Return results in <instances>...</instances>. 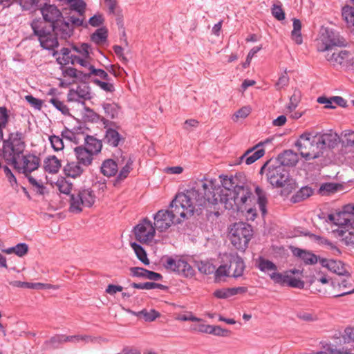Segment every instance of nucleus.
Masks as SVG:
<instances>
[{"label":"nucleus","instance_id":"obj_29","mask_svg":"<svg viewBox=\"0 0 354 354\" xmlns=\"http://www.w3.org/2000/svg\"><path fill=\"white\" fill-rule=\"evenodd\" d=\"M342 15L348 28L354 32V2L343 7Z\"/></svg>","mask_w":354,"mask_h":354},{"label":"nucleus","instance_id":"obj_27","mask_svg":"<svg viewBox=\"0 0 354 354\" xmlns=\"http://www.w3.org/2000/svg\"><path fill=\"white\" fill-rule=\"evenodd\" d=\"M85 147L84 149H87L93 155L99 153L102 147V141L95 138L92 136H86L84 138Z\"/></svg>","mask_w":354,"mask_h":354},{"label":"nucleus","instance_id":"obj_42","mask_svg":"<svg viewBox=\"0 0 354 354\" xmlns=\"http://www.w3.org/2000/svg\"><path fill=\"white\" fill-rule=\"evenodd\" d=\"M270 278L277 284H279L281 286H284L287 284L289 274L285 272L284 274L278 272L277 271L270 272L268 274Z\"/></svg>","mask_w":354,"mask_h":354},{"label":"nucleus","instance_id":"obj_22","mask_svg":"<svg viewBox=\"0 0 354 354\" xmlns=\"http://www.w3.org/2000/svg\"><path fill=\"white\" fill-rule=\"evenodd\" d=\"M292 252L294 256L301 259L306 265H314L318 261L319 262V259H321L308 250L298 248H294Z\"/></svg>","mask_w":354,"mask_h":354},{"label":"nucleus","instance_id":"obj_54","mask_svg":"<svg viewBox=\"0 0 354 354\" xmlns=\"http://www.w3.org/2000/svg\"><path fill=\"white\" fill-rule=\"evenodd\" d=\"M73 50L79 53L81 57H89L91 46L86 43L82 44L80 46H73Z\"/></svg>","mask_w":354,"mask_h":354},{"label":"nucleus","instance_id":"obj_4","mask_svg":"<svg viewBox=\"0 0 354 354\" xmlns=\"http://www.w3.org/2000/svg\"><path fill=\"white\" fill-rule=\"evenodd\" d=\"M26 135L21 131L8 134V138L3 142V157L8 164L17 165V160L23 154L26 144Z\"/></svg>","mask_w":354,"mask_h":354},{"label":"nucleus","instance_id":"obj_37","mask_svg":"<svg viewBox=\"0 0 354 354\" xmlns=\"http://www.w3.org/2000/svg\"><path fill=\"white\" fill-rule=\"evenodd\" d=\"M336 215L339 216V217H337L338 220H336V225L339 226L345 225L347 227L354 219L353 213L351 214L347 210L339 212L336 213Z\"/></svg>","mask_w":354,"mask_h":354},{"label":"nucleus","instance_id":"obj_2","mask_svg":"<svg viewBox=\"0 0 354 354\" xmlns=\"http://www.w3.org/2000/svg\"><path fill=\"white\" fill-rule=\"evenodd\" d=\"M221 185L214 178H203L194 182L189 190L196 191V203L199 210L207 205H215L221 202V199L230 195L236 185L232 176L221 175Z\"/></svg>","mask_w":354,"mask_h":354},{"label":"nucleus","instance_id":"obj_43","mask_svg":"<svg viewBox=\"0 0 354 354\" xmlns=\"http://www.w3.org/2000/svg\"><path fill=\"white\" fill-rule=\"evenodd\" d=\"M103 109L107 117L111 119L118 118L120 109L117 104L114 103H106L103 104Z\"/></svg>","mask_w":354,"mask_h":354},{"label":"nucleus","instance_id":"obj_51","mask_svg":"<svg viewBox=\"0 0 354 354\" xmlns=\"http://www.w3.org/2000/svg\"><path fill=\"white\" fill-rule=\"evenodd\" d=\"M197 266L199 272L205 274H209L215 271V266L207 261H201Z\"/></svg>","mask_w":354,"mask_h":354},{"label":"nucleus","instance_id":"obj_44","mask_svg":"<svg viewBox=\"0 0 354 354\" xmlns=\"http://www.w3.org/2000/svg\"><path fill=\"white\" fill-rule=\"evenodd\" d=\"M301 96L300 91L295 89L293 94L290 97V102L286 106L289 112H292L297 107L301 100Z\"/></svg>","mask_w":354,"mask_h":354},{"label":"nucleus","instance_id":"obj_30","mask_svg":"<svg viewBox=\"0 0 354 354\" xmlns=\"http://www.w3.org/2000/svg\"><path fill=\"white\" fill-rule=\"evenodd\" d=\"M199 330L205 333L221 337H227L230 334V331L228 330L223 329L218 326L202 325L201 326Z\"/></svg>","mask_w":354,"mask_h":354},{"label":"nucleus","instance_id":"obj_60","mask_svg":"<svg viewBox=\"0 0 354 354\" xmlns=\"http://www.w3.org/2000/svg\"><path fill=\"white\" fill-rule=\"evenodd\" d=\"M272 15L279 21L285 19V13L281 8V5L273 4L272 7Z\"/></svg>","mask_w":354,"mask_h":354},{"label":"nucleus","instance_id":"obj_10","mask_svg":"<svg viewBox=\"0 0 354 354\" xmlns=\"http://www.w3.org/2000/svg\"><path fill=\"white\" fill-rule=\"evenodd\" d=\"M95 201V195L91 189H80L75 191L70 198V210L80 213L83 207H91Z\"/></svg>","mask_w":354,"mask_h":354},{"label":"nucleus","instance_id":"obj_24","mask_svg":"<svg viewBox=\"0 0 354 354\" xmlns=\"http://www.w3.org/2000/svg\"><path fill=\"white\" fill-rule=\"evenodd\" d=\"M319 263L328 270L337 274L339 276L344 275L345 272L343 263L340 261H335L333 259H328L322 258L319 259Z\"/></svg>","mask_w":354,"mask_h":354},{"label":"nucleus","instance_id":"obj_26","mask_svg":"<svg viewBox=\"0 0 354 354\" xmlns=\"http://www.w3.org/2000/svg\"><path fill=\"white\" fill-rule=\"evenodd\" d=\"M103 140L109 145L116 147L123 142L124 138L115 129L109 128L106 130Z\"/></svg>","mask_w":354,"mask_h":354},{"label":"nucleus","instance_id":"obj_45","mask_svg":"<svg viewBox=\"0 0 354 354\" xmlns=\"http://www.w3.org/2000/svg\"><path fill=\"white\" fill-rule=\"evenodd\" d=\"M342 142L346 147L354 148V131H344L342 133Z\"/></svg>","mask_w":354,"mask_h":354},{"label":"nucleus","instance_id":"obj_28","mask_svg":"<svg viewBox=\"0 0 354 354\" xmlns=\"http://www.w3.org/2000/svg\"><path fill=\"white\" fill-rule=\"evenodd\" d=\"M61 167V162L55 156L47 157L44 162L45 171L50 174H56Z\"/></svg>","mask_w":354,"mask_h":354},{"label":"nucleus","instance_id":"obj_61","mask_svg":"<svg viewBox=\"0 0 354 354\" xmlns=\"http://www.w3.org/2000/svg\"><path fill=\"white\" fill-rule=\"evenodd\" d=\"M17 2L23 10H31L35 8L38 0H18Z\"/></svg>","mask_w":354,"mask_h":354},{"label":"nucleus","instance_id":"obj_53","mask_svg":"<svg viewBox=\"0 0 354 354\" xmlns=\"http://www.w3.org/2000/svg\"><path fill=\"white\" fill-rule=\"evenodd\" d=\"M68 2L72 10L77 11L80 15H83L86 7L83 0H69Z\"/></svg>","mask_w":354,"mask_h":354},{"label":"nucleus","instance_id":"obj_52","mask_svg":"<svg viewBox=\"0 0 354 354\" xmlns=\"http://www.w3.org/2000/svg\"><path fill=\"white\" fill-rule=\"evenodd\" d=\"M78 95L80 96V98L86 100H90L91 98V94L90 92V87L85 84H80L77 86V88L75 89Z\"/></svg>","mask_w":354,"mask_h":354},{"label":"nucleus","instance_id":"obj_33","mask_svg":"<svg viewBox=\"0 0 354 354\" xmlns=\"http://www.w3.org/2000/svg\"><path fill=\"white\" fill-rule=\"evenodd\" d=\"M313 194V189L310 187H302L291 197V201L295 203H299L309 198Z\"/></svg>","mask_w":354,"mask_h":354},{"label":"nucleus","instance_id":"obj_11","mask_svg":"<svg viewBox=\"0 0 354 354\" xmlns=\"http://www.w3.org/2000/svg\"><path fill=\"white\" fill-rule=\"evenodd\" d=\"M325 57L334 67L340 66L346 71L354 72V53L347 50H335L327 53Z\"/></svg>","mask_w":354,"mask_h":354},{"label":"nucleus","instance_id":"obj_41","mask_svg":"<svg viewBox=\"0 0 354 354\" xmlns=\"http://www.w3.org/2000/svg\"><path fill=\"white\" fill-rule=\"evenodd\" d=\"M130 286L137 289H142V290H151V289H161L163 290L166 287L160 283H157L155 282H145V283H132L130 284Z\"/></svg>","mask_w":354,"mask_h":354},{"label":"nucleus","instance_id":"obj_19","mask_svg":"<svg viewBox=\"0 0 354 354\" xmlns=\"http://www.w3.org/2000/svg\"><path fill=\"white\" fill-rule=\"evenodd\" d=\"M75 156L77 162L84 168L86 169L91 165L93 160V154L84 149L82 146L74 149Z\"/></svg>","mask_w":354,"mask_h":354},{"label":"nucleus","instance_id":"obj_31","mask_svg":"<svg viewBox=\"0 0 354 354\" xmlns=\"http://www.w3.org/2000/svg\"><path fill=\"white\" fill-rule=\"evenodd\" d=\"M346 227L347 230H342L339 235L345 245L354 247V219Z\"/></svg>","mask_w":354,"mask_h":354},{"label":"nucleus","instance_id":"obj_64","mask_svg":"<svg viewBox=\"0 0 354 354\" xmlns=\"http://www.w3.org/2000/svg\"><path fill=\"white\" fill-rule=\"evenodd\" d=\"M337 190V185L334 183H325L321 185L319 192L322 194H327Z\"/></svg>","mask_w":354,"mask_h":354},{"label":"nucleus","instance_id":"obj_12","mask_svg":"<svg viewBox=\"0 0 354 354\" xmlns=\"http://www.w3.org/2000/svg\"><path fill=\"white\" fill-rule=\"evenodd\" d=\"M345 45V39L337 32L326 30L318 41L317 49L319 52L333 53L331 50L333 46H344Z\"/></svg>","mask_w":354,"mask_h":354},{"label":"nucleus","instance_id":"obj_62","mask_svg":"<svg viewBox=\"0 0 354 354\" xmlns=\"http://www.w3.org/2000/svg\"><path fill=\"white\" fill-rule=\"evenodd\" d=\"M50 102L63 114H68L69 109L68 107L59 100L57 98H52L50 100Z\"/></svg>","mask_w":354,"mask_h":354},{"label":"nucleus","instance_id":"obj_15","mask_svg":"<svg viewBox=\"0 0 354 354\" xmlns=\"http://www.w3.org/2000/svg\"><path fill=\"white\" fill-rule=\"evenodd\" d=\"M269 140H266L263 142H260L257 144L253 147L248 149L240 158L239 162L240 164L243 160L247 165H250L254 163L255 161L261 158L265 154V150L263 149H258L259 147L263 146L265 144L268 143Z\"/></svg>","mask_w":354,"mask_h":354},{"label":"nucleus","instance_id":"obj_13","mask_svg":"<svg viewBox=\"0 0 354 354\" xmlns=\"http://www.w3.org/2000/svg\"><path fill=\"white\" fill-rule=\"evenodd\" d=\"M164 267L185 277H191L195 272L192 266L183 257H166L164 261Z\"/></svg>","mask_w":354,"mask_h":354},{"label":"nucleus","instance_id":"obj_63","mask_svg":"<svg viewBox=\"0 0 354 354\" xmlns=\"http://www.w3.org/2000/svg\"><path fill=\"white\" fill-rule=\"evenodd\" d=\"M250 111L251 109L249 106H243L234 114L232 120L237 121L239 118H245L250 114Z\"/></svg>","mask_w":354,"mask_h":354},{"label":"nucleus","instance_id":"obj_18","mask_svg":"<svg viewBox=\"0 0 354 354\" xmlns=\"http://www.w3.org/2000/svg\"><path fill=\"white\" fill-rule=\"evenodd\" d=\"M316 135L317 138V145H318L321 151H323L326 147H334L337 145L339 138L338 135L331 131L325 133H316Z\"/></svg>","mask_w":354,"mask_h":354},{"label":"nucleus","instance_id":"obj_50","mask_svg":"<svg viewBox=\"0 0 354 354\" xmlns=\"http://www.w3.org/2000/svg\"><path fill=\"white\" fill-rule=\"evenodd\" d=\"M49 141L50 142L51 147L56 151H61L64 147L63 138L62 137L53 135L49 136Z\"/></svg>","mask_w":354,"mask_h":354},{"label":"nucleus","instance_id":"obj_47","mask_svg":"<svg viewBox=\"0 0 354 354\" xmlns=\"http://www.w3.org/2000/svg\"><path fill=\"white\" fill-rule=\"evenodd\" d=\"M107 31L105 28H98L91 35V39L96 44H102L106 40Z\"/></svg>","mask_w":354,"mask_h":354},{"label":"nucleus","instance_id":"obj_39","mask_svg":"<svg viewBox=\"0 0 354 354\" xmlns=\"http://www.w3.org/2000/svg\"><path fill=\"white\" fill-rule=\"evenodd\" d=\"M61 55L62 57H59L57 59V62L61 65L73 64L75 60L73 57H76V55L71 54V50L67 48H62Z\"/></svg>","mask_w":354,"mask_h":354},{"label":"nucleus","instance_id":"obj_25","mask_svg":"<svg viewBox=\"0 0 354 354\" xmlns=\"http://www.w3.org/2000/svg\"><path fill=\"white\" fill-rule=\"evenodd\" d=\"M85 170L86 169L82 167L77 161L69 162L64 167V174L73 178L80 176Z\"/></svg>","mask_w":354,"mask_h":354},{"label":"nucleus","instance_id":"obj_57","mask_svg":"<svg viewBox=\"0 0 354 354\" xmlns=\"http://www.w3.org/2000/svg\"><path fill=\"white\" fill-rule=\"evenodd\" d=\"M232 290H233V288L218 289L214 292V295L218 299H227L235 295Z\"/></svg>","mask_w":354,"mask_h":354},{"label":"nucleus","instance_id":"obj_17","mask_svg":"<svg viewBox=\"0 0 354 354\" xmlns=\"http://www.w3.org/2000/svg\"><path fill=\"white\" fill-rule=\"evenodd\" d=\"M126 157L122 156L121 159L118 158L117 161L113 159L104 160L100 167L102 174L107 177L114 176L118 171V167L124 163Z\"/></svg>","mask_w":354,"mask_h":354},{"label":"nucleus","instance_id":"obj_23","mask_svg":"<svg viewBox=\"0 0 354 354\" xmlns=\"http://www.w3.org/2000/svg\"><path fill=\"white\" fill-rule=\"evenodd\" d=\"M132 276L142 277L153 281L161 280L162 277L160 274L153 271L148 270L143 268L133 267L130 269Z\"/></svg>","mask_w":354,"mask_h":354},{"label":"nucleus","instance_id":"obj_58","mask_svg":"<svg viewBox=\"0 0 354 354\" xmlns=\"http://www.w3.org/2000/svg\"><path fill=\"white\" fill-rule=\"evenodd\" d=\"M57 186L61 193L69 194L72 190L73 185L66 180H61L57 182Z\"/></svg>","mask_w":354,"mask_h":354},{"label":"nucleus","instance_id":"obj_6","mask_svg":"<svg viewBox=\"0 0 354 354\" xmlns=\"http://www.w3.org/2000/svg\"><path fill=\"white\" fill-rule=\"evenodd\" d=\"M41 163L40 158L32 153H28L22 156L21 162L17 161V165H13L19 172L22 173L28 178L30 184L36 189L37 194L40 195L44 194L46 187L44 186L42 182L37 180L31 173L37 170Z\"/></svg>","mask_w":354,"mask_h":354},{"label":"nucleus","instance_id":"obj_7","mask_svg":"<svg viewBox=\"0 0 354 354\" xmlns=\"http://www.w3.org/2000/svg\"><path fill=\"white\" fill-rule=\"evenodd\" d=\"M317 139L316 133L305 132L299 136L295 142V146L301 156L306 160H314L323 155V151H321L317 145Z\"/></svg>","mask_w":354,"mask_h":354},{"label":"nucleus","instance_id":"obj_5","mask_svg":"<svg viewBox=\"0 0 354 354\" xmlns=\"http://www.w3.org/2000/svg\"><path fill=\"white\" fill-rule=\"evenodd\" d=\"M259 173L261 174L265 173L268 182L273 187L280 188L295 184V181L290 178L288 171L274 161L266 162L261 167Z\"/></svg>","mask_w":354,"mask_h":354},{"label":"nucleus","instance_id":"obj_35","mask_svg":"<svg viewBox=\"0 0 354 354\" xmlns=\"http://www.w3.org/2000/svg\"><path fill=\"white\" fill-rule=\"evenodd\" d=\"M255 194L257 196V203L259 207V209L261 212L262 215H265L267 212L266 204L267 197L266 192L260 188L259 186L255 187Z\"/></svg>","mask_w":354,"mask_h":354},{"label":"nucleus","instance_id":"obj_3","mask_svg":"<svg viewBox=\"0 0 354 354\" xmlns=\"http://www.w3.org/2000/svg\"><path fill=\"white\" fill-rule=\"evenodd\" d=\"M35 35L38 37L41 46L46 50H51L58 46L57 37L66 39L73 32V27L68 21L61 18L54 25H46V21L41 18L32 20L30 24Z\"/></svg>","mask_w":354,"mask_h":354},{"label":"nucleus","instance_id":"obj_40","mask_svg":"<svg viewBox=\"0 0 354 354\" xmlns=\"http://www.w3.org/2000/svg\"><path fill=\"white\" fill-rule=\"evenodd\" d=\"M131 246L134 250L138 259L145 265H149L150 262L147 258V253L144 248L136 243H131Z\"/></svg>","mask_w":354,"mask_h":354},{"label":"nucleus","instance_id":"obj_59","mask_svg":"<svg viewBox=\"0 0 354 354\" xmlns=\"http://www.w3.org/2000/svg\"><path fill=\"white\" fill-rule=\"evenodd\" d=\"M215 279L216 280L220 279L222 277H229L230 268L227 265H221L216 270L215 269Z\"/></svg>","mask_w":354,"mask_h":354},{"label":"nucleus","instance_id":"obj_48","mask_svg":"<svg viewBox=\"0 0 354 354\" xmlns=\"http://www.w3.org/2000/svg\"><path fill=\"white\" fill-rule=\"evenodd\" d=\"M109 15H117L120 11L118 0H103Z\"/></svg>","mask_w":354,"mask_h":354},{"label":"nucleus","instance_id":"obj_9","mask_svg":"<svg viewBox=\"0 0 354 354\" xmlns=\"http://www.w3.org/2000/svg\"><path fill=\"white\" fill-rule=\"evenodd\" d=\"M229 236L232 244L237 250L245 251L252 236V230L247 223H235L231 226Z\"/></svg>","mask_w":354,"mask_h":354},{"label":"nucleus","instance_id":"obj_20","mask_svg":"<svg viewBox=\"0 0 354 354\" xmlns=\"http://www.w3.org/2000/svg\"><path fill=\"white\" fill-rule=\"evenodd\" d=\"M298 160L299 156L297 153L292 150H286L278 156L277 160L274 162L284 167L285 166L294 167L298 162Z\"/></svg>","mask_w":354,"mask_h":354},{"label":"nucleus","instance_id":"obj_14","mask_svg":"<svg viewBox=\"0 0 354 354\" xmlns=\"http://www.w3.org/2000/svg\"><path fill=\"white\" fill-rule=\"evenodd\" d=\"M136 240L142 243H149L154 238L156 230L152 223L147 218H144L133 229Z\"/></svg>","mask_w":354,"mask_h":354},{"label":"nucleus","instance_id":"obj_49","mask_svg":"<svg viewBox=\"0 0 354 354\" xmlns=\"http://www.w3.org/2000/svg\"><path fill=\"white\" fill-rule=\"evenodd\" d=\"M91 75L97 76L106 81H110V77L105 71L102 69H96L93 66H89V72L88 75H84L85 77H90Z\"/></svg>","mask_w":354,"mask_h":354},{"label":"nucleus","instance_id":"obj_46","mask_svg":"<svg viewBox=\"0 0 354 354\" xmlns=\"http://www.w3.org/2000/svg\"><path fill=\"white\" fill-rule=\"evenodd\" d=\"M133 160L131 158H128L125 162V165L120 169L117 177L118 180H122L126 178L130 171L132 170Z\"/></svg>","mask_w":354,"mask_h":354},{"label":"nucleus","instance_id":"obj_36","mask_svg":"<svg viewBox=\"0 0 354 354\" xmlns=\"http://www.w3.org/2000/svg\"><path fill=\"white\" fill-rule=\"evenodd\" d=\"M28 251V246L26 243H21L17 244L14 247L7 248L6 250H2V252L10 254L15 253L18 257H24Z\"/></svg>","mask_w":354,"mask_h":354},{"label":"nucleus","instance_id":"obj_1","mask_svg":"<svg viewBox=\"0 0 354 354\" xmlns=\"http://www.w3.org/2000/svg\"><path fill=\"white\" fill-rule=\"evenodd\" d=\"M196 191L186 189L178 193L167 210H159L153 216L155 230L164 232L172 225L180 223L182 218L193 215L199 209L196 203Z\"/></svg>","mask_w":354,"mask_h":354},{"label":"nucleus","instance_id":"obj_21","mask_svg":"<svg viewBox=\"0 0 354 354\" xmlns=\"http://www.w3.org/2000/svg\"><path fill=\"white\" fill-rule=\"evenodd\" d=\"M230 270H232V277L238 278L243 275L245 268V263L243 259L237 254H231L230 256Z\"/></svg>","mask_w":354,"mask_h":354},{"label":"nucleus","instance_id":"obj_56","mask_svg":"<svg viewBox=\"0 0 354 354\" xmlns=\"http://www.w3.org/2000/svg\"><path fill=\"white\" fill-rule=\"evenodd\" d=\"M140 314L146 322H152L160 316V313L153 309H151L149 311L142 310L140 312Z\"/></svg>","mask_w":354,"mask_h":354},{"label":"nucleus","instance_id":"obj_16","mask_svg":"<svg viewBox=\"0 0 354 354\" xmlns=\"http://www.w3.org/2000/svg\"><path fill=\"white\" fill-rule=\"evenodd\" d=\"M43 16V21H46V25H54L58 20L62 18L61 11L55 6L45 4L41 9Z\"/></svg>","mask_w":354,"mask_h":354},{"label":"nucleus","instance_id":"obj_34","mask_svg":"<svg viewBox=\"0 0 354 354\" xmlns=\"http://www.w3.org/2000/svg\"><path fill=\"white\" fill-rule=\"evenodd\" d=\"M10 117V111L4 106H0V141L3 140V129L8 125Z\"/></svg>","mask_w":354,"mask_h":354},{"label":"nucleus","instance_id":"obj_32","mask_svg":"<svg viewBox=\"0 0 354 354\" xmlns=\"http://www.w3.org/2000/svg\"><path fill=\"white\" fill-rule=\"evenodd\" d=\"M258 269L263 272H274L277 270V266L271 261L259 257L256 261Z\"/></svg>","mask_w":354,"mask_h":354},{"label":"nucleus","instance_id":"obj_8","mask_svg":"<svg viewBox=\"0 0 354 354\" xmlns=\"http://www.w3.org/2000/svg\"><path fill=\"white\" fill-rule=\"evenodd\" d=\"M252 193L247 187L242 185L235 187L232 192L226 198L221 199L222 203L226 209L243 211L246 209L248 202L251 201Z\"/></svg>","mask_w":354,"mask_h":354},{"label":"nucleus","instance_id":"obj_55","mask_svg":"<svg viewBox=\"0 0 354 354\" xmlns=\"http://www.w3.org/2000/svg\"><path fill=\"white\" fill-rule=\"evenodd\" d=\"M289 77L287 75L286 69L285 71L279 76L278 80L275 84V87L277 90H281L286 86H288L289 84Z\"/></svg>","mask_w":354,"mask_h":354},{"label":"nucleus","instance_id":"obj_38","mask_svg":"<svg viewBox=\"0 0 354 354\" xmlns=\"http://www.w3.org/2000/svg\"><path fill=\"white\" fill-rule=\"evenodd\" d=\"M350 281L351 277L348 275L345 277H342L341 275L331 281V286L335 289L339 288V292H342L344 291V289L349 287Z\"/></svg>","mask_w":354,"mask_h":354}]
</instances>
